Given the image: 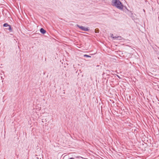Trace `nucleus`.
<instances>
[{"mask_svg":"<svg viewBox=\"0 0 159 159\" xmlns=\"http://www.w3.org/2000/svg\"><path fill=\"white\" fill-rule=\"evenodd\" d=\"M127 13L129 14V15L130 16H131V15H132L133 14L132 13L131 11H127Z\"/></svg>","mask_w":159,"mask_h":159,"instance_id":"5","label":"nucleus"},{"mask_svg":"<svg viewBox=\"0 0 159 159\" xmlns=\"http://www.w3.org/2000/svg\"><path fill=\"white\" fill-rule=\"evenodd\" d=\"M84 57H91V56H89V55H84Z\"/></svg>","mask_w":159,"mask_h":159,"instance_id":"8","label":"nucleus"},{"mask_svg":"<svg viewBox=\"0 0 159 159\" xmlns=\"http://www.w3.org/2000/svg\"><path fill=\"white\" fill-rule=\"evenodd\" d=\"M111 4L119 9L122 10L123 9L124 6L120 0H112Z\"/></svg>","mask_w":159,"mask_h":159,"instance_id":"1","label":"nucleus"},{"mask_svg":"<svg viewBox=\"0 0 159 159\" xmlns=\"http://www.w3.org/2000/svg\"><path fill=\"white\" fill-rule=\"evenodd\" d=\"M69 159H74V158L73 157H71Z\"/></svg>","mask_w":159,"mask_h":159,"instance_id":"11","label":"nucleus"},{"mask_svg":"<svg viewBox=\"0 0 159 159\" xmlns=\"http://www.w3.org/2000/svg\"><path fill=\"white\" fill-rule=\"evenodd\" d=\"M40 32L43 34H44L46 33V31L43 28L40 29Z\"/></svg>","mask_w":159,"mask_h":159,"instance_id":"3","label":"nucleus"},{"mask_svg":"<svg viewBox=\"0 0 159 159\" xmlns=\"http://www.w3.org/2000/svg\"><path fill=\"white\" fill-rule=\"evenodd\" d=\"M8 28H6V29L9 30L10 32H12V30L11 25H9V26H8Z\"/></svg>","mask_w":159,"mask_h":159,"instance_id":"4","label":"nucleus"},{"mask_svg":"<svg viewBox=\"0 0 159 159\" xmlns=\"http://www.w3.org/2000/svg\"><path fill=\"white\" fill-rule=\"evenodd\" d=\"M19 12L20 13V11H19Z\"/></svg>","mask_w":159,"mask_h":159,"instance_id":"13","label":"nucleus"},{"mask_svg":"<svg viewBox=\"0 0 159 159\" xmlns=\"http://www.w3.org/2000/svg\"><path fill=\"white\" fill-rule=\"evenodd\" d=\"M97 30L96 29H95V32H96V33L98 32H97V30Z\"/></svg>","mask_w":159,"mask_h":159,"instance_id":"10","label":"nucleus"},{"mask_svg":"<svg viewBox=\"0 0 159 159\" xmlns=\"http://www.w3.org/2000/svg\"><path fill=\"white\" fill-rule=\"evenodd\" d=\"M125 7L126 9V10H129L128 9L126 8V7Z\"/></svg>","mask_w":159,"mask_h":159,"instance_id":"12","label":"nucleus"},{"mask_svg":"<svg viewBox=\"0 0 159 159\" xmlns=\"http://www.w3.org/2000/svg\"><path fill=\"white\" fill-rule=\"evenodd\" d=\"M122 39H123V38H122L121 37V36H117V39L116 40H122Z\"/></svg>","mask_w":159,"mask_h":159,"instance_id":"6","label":"nucleus"},{"mask_svg":"<svg viewBox=\"0 0 159 159\" xmlns=\"http://www.w3.org/2000/svg\"><path fill=\"white\" fill-rule=\"evenodd\" d=\"M9 25L7 23H5L3 24V26L4 27H8Z\"/></svg>","mask_w":159,"mask_h":159,"instance_id":"7","label":"nucleus"},{"mask_svg":"<svg viewBox=\"0 0 159 159\" xmlns=\"http://www.w3.org/2000/svg\"><path fill=\"white\" fill-rule=\"evenodd\" d=\"M113 35L112 34V36H111V37H112L114 39H116V40L117 39V37H116V36H113Z\"/></svg>","mask_w":159,"mask_h":159,"instance_id":"9","label":"nucleus"},{"mask_svg":"<svg viewBox=\"0 0 159 159\" xmlns=\"http://www.w3.org/2000/svg\"><path fill=\"white\" fill-rule=\"evenodd\" d=\"M76 26L79 27L83 31H87L89 30V29L87 27H85L78 25H76Z\"/></svg>","mask_w":159,"mask_h":159,"instance_id":"2","label":"nucleus"}]
</instances>
